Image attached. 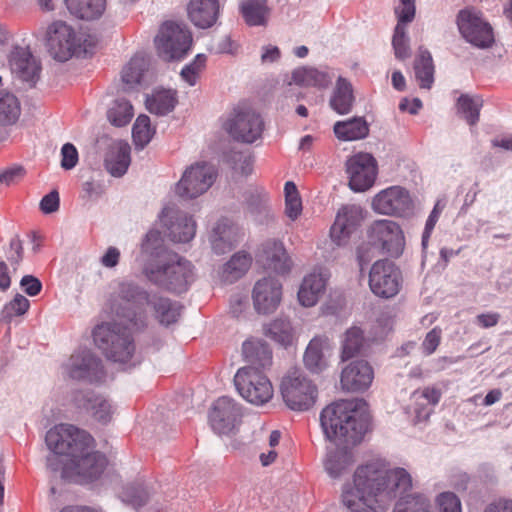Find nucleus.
Segmentation results:
<instances>
[{"label":"nucleus","mask_w":512,"mask_h":512,"mask_svg":"<svg viewBox=\"0 0 512 512\" xmlns=\"http://www.w3.org/2000/svg\"><path fill=\"white\" fill-rule=\"evenodd\" d=\"M353 483V488L342 494V502L350 512H384L398 496L393 512H432L424 495H405L412 488L410 474L404 468L390 469L385 461L359 466Z\"/></svg>","instance_id":"1"},{"label":"nucleus","mask_w":512,"mask_h":512,"mask_svg":"<svg viewBox=\"0 0 512 512\" xmlns=\"http://www.w3.org/2000/svg\"><path fill=\"white\" fill-rule=\"evenodd\" d=\"M55 455L65 457L62 477L78 482L98 479L107 466L104 454L94 450V439L86 431L71 424H58L45 437Z\"/></svg>","instance_id":"2"},{"label":"nucleus","mask_w":512,"mask_h":512,"mask_svg":"<svg viewBox=\"0 0 512 512\" xmlns=\"http://www.w3.org/2000/svg\"><path fill=\"white\" fill-rule=\"evenodd\" d=\"M112 315L124 321L133 331H141L148 326L150 312L162 325L175 323L180 316V307L170 299L150 294L132 282L123 281L109 300Z\"/></svg>","instance_id":"3"},{"label":"nucleus","mask_w":512,"mask_h":512,"mask_svg":"<svg viewBox=\"0 0 512 512\" xmlns=\"http://www.w3.org/2000/svg\"><path fill=\"white\" fill-rule=\"evenodd\" d=\"M320 424L325 438L336 446H355L366 430L367 419L358 404L341 400L326 406L320 414Z\"/></svg>","instance_id":"4"},{"label":"nucleus","mask_w":512,"mask_h":512,"mask_svg":"<svg viewBox=\"0 0 512 512\" xmlns=\"http://www.w3.org/2000/svg\"><path fill=\"white\" fill-rule=\"evenodd\" d=\"M46 42L50 54L59 61L91 54L97 45L95 36L77 33L72 26L60 20L48 26Z\"/></svg>","instance_id":"5"},{"label":"nucleus","mask_w":512,"mask_h":512,"mask_svg":"<svg viewBox=\"0 0 512 512\" xmlns=\"http://www.w3.org/2000/svg\"><path fill=\"white\" fill-rule=\"evenodd\" d=\"M93 340L105 356L114 362L126 363L135 351L130 333L118 323H102L96 326Z\"/></svg>","instance_id":"6"},{"label":"nucleus","mask_w":512,"mask_h":512,"mask_svg":"<svg viewBox=\"0 0 512 512\" xmlns=\"http://www.w3.org/2000/svg\"><path fill=\"white\" fill-rule=\"evenodd\" d=\"M280 392L286 406L294 411H307L318 396L317 386L301 369L289 370L282 378Z\"/></svg>","instance_id":"7"},{"label":"nucleus","mask_w":512,"mask_h":512,"mask_svg":"<svg viewBox=\"0 0 512 512\" xmlns=\"http://www.w3.org/2000/svg\"><path fill=\"white\" fill-rule=\"evenodd\" d=\"M234 384L241 397L256 406L268 403L274 395L269 378L253 366L240 368L234 376Z\"/></svg>","instance_id":"8"},{"label":"nucleus","mask_w":512,"mask_h":512,"mask_svg":"<svg viewBox=\"0 0 512 512\" xmlns=\"http://www.w3.org/2000/svg\"><path fill=\"white\" fill-rule=\"evenodd\" d=\"M223 129L234 140L251 144L261 138L264 121L253 109L237 107L224 121Z\"/></svg>","instance_id":"9"},{"label":"nucleus","mask_w":512,"mask_h":512,"mask_svg":"<svg viewBox=\"0 0 512 512\" xmlns=\"http://www.w3.org/2000/svg\"><path fill=\"white\" fill-rule=\"evenodd\" d=\"M154 42L159 57L171 61L181 59L187 54L192 44V36L185 27L174 22H165Z\"/></svg>","instance_id":"10"},{"label":"nucleus","mask_w":512,"mask_h":512,"mask_svg":"<svg viewBox=\"0 0 512 512\" xmlns=\"http://www.w3.org/2000/svg\"><path fill=\"white\" fill-rule=\"evenodd\" d=\"M144 273L151 282L175 293L186 291L189 283L193 280L192 265L184 259L173 261L156 269L147 266Z\"/></svg>","instance_id":"11"},{"label":"nucleus","mask_w":512,"mask_h":512,"mask_svg":"<svg viewBox=\"0 0 512 512\" xmlns=\"http://www.w3.org/2000/svg\"><path fill=\"white\" fill-rule=\"evenodd\" d=\"M402 286V273L399 267L388 259L374 262L369 271L371 292L384 299L396 296Z\"/></svg>","instance_id":"12"},{"label":"nucleus","mask_w":512,"mask_h":512,"mask_svg":"<svg viewBox=\"0 0 512 512\" xmlns=\"http://www.w3.org/2000/svg\"><path fill=\"white\" fill-rule=\"evenodd\" d=\"M366 235L370 241L380 247L382 254L399 257L404 251L405 236L400 225L395 221L375 220L367 228Z\"/></svg>","instance_id":"13"},{"label":"nucleus","mask_w":512,"mask_h":512,"mask_svg":"<svg viewBox=\"0 0 512 512\" xmlns=\"http://www.w3.org/2000/svg\"><path fill=\"white\" fill-rule=\"evenodd\" d=\"M216 178L214 167L201 162L185 170L175 187V193L183 199H194L205 193Z\"/></svg>","instance_id":"14"},{"label":"nucleus","mask_w":512,"mask_h":512,"mask_svg":"<svg viewBox=\"0 0 512 512\" xmlns=\"http://www.w3.org/2000/svg\"><path fill=\"white\" fill-rule=\"evenodd\" d=\"M348 185L354 192H364L370 189L377 177L376 159L369 153H357L346 161Z\"/></svg>","instance_id":"15"},{"label":"nucleus","mask_w":512,"mask_h":512,"mask_svg":"<svg viewBox=\"0 0 512 512\" xmlns=\"http://www.w3.org/2000/svg\"><path fill=\"white\" fill-rule=\"evenodd\" d=\"M242 407L234 399L223 396L218 398L209 412V423L217 434L228 435L241 423Z\"/></svg>","instance_id":"16"},{"label":"nucleus","mask_w":512,"mask_h":512,"mask_svg":"<svg viewBox=\"0 0 512 512\" xmlns=\"http://www.w3.org/2000/svg\"><path fill=\"white\" fill-rule=\"evenodd\" d=\"M457 25L462 36L479 48H488L494 43L493 29L477 13L461 10L457 17Z\"/></svg>","instance_id":"17"},{"label":"nucleus","mask_w":512,"mask_h":512,"mask_svg":"<svg viewBox=\"0 0 512 512\" xmlns=\"http://www.w3.org/2000/svg\"><path fill=\"white\" fill-rule=\"evenodd\" d=\"M413 207L409 192L400 186H391L377 193L372 208L378 214L403 216Z\"/></svg>","instance_id":"18"},{"label":"nucleus","mask_w":512,"mask_h":512,"mask_svg":"<svg viewBox=\"0 0 512 512\" xmlns=\"http://www.w3.org/2000/svg\"><path fill=\"white\" fill-rule=\"evenodd\" d=\"M252 299L258 313H273L282 299V284L276 278L264 277L255 283Z\"/></svg>","instance_id":"19"},{"label":"nucleus","mask_w":512,"mask_h":512,"mask_svg":"<svg viewBox=\"0 0 512 512\" xmlns=\"http://www.w3.org/2000/svg\"><path fill=\"white\" fill-rule=\"evenodd\" d=\"M374 379V370L365 360H355L346 365L340 375V385L346 392H363Z\"/></svg>","instance_id":"20"},{"label":"nucleus","mask_w":512,"mask_h":512,"mask_svg":"<svg viewBox=\"0 0 512 512\" xmlns=\"http://www.w3.org/2000/svg\"><path fill=\"white\" fill-rule=\"evenodd\" d=\"M363 219L362 209L356 205H346L339 209L335 221L330 229L332 241L338 245H344L351 234L360 225Z\"/></svg>","instance_id":"21"},{"label":"nucleus","mask_w":512,"mask_h":512,"mask_svg":"<svg viewBox=\"0 0 512 512\" xmlns=\"http://www.w3.org/2000/svg\"><path fill=\"white\" fill-rule=\"evenodd\" d=\"M160 220L167 226L168 236L174 242L186 243L195 236L196 223L192 217L172 207H165L162 210Z\"/></svg>","instance_id":"22"},{"label":"nucleus","mask_w":512,"mask_h":512,"mask_svg":"<svg viewBox=\"0 0 512 512\" xmlns=\"http://www.w3.org/2000/svg\"><path fill=\"white\" fill-rule=\"evenodd\" d=\"M9 63L11 72L31 87L39 80L41 65L28 49H14L10 55Z\"/></svg>","instance_id":"23"},{"label":"nucleus","mask_w":512,"mask_h":512,"mask_svg":"<svg viewBox=\"0 0 512 512\" xmlns=\"http://www.w3.org/2000/svg\"><path fill=\"white\" fill-rule=\"evenodd\" d=\"M68 373L73 379L89 381H98L104 374L101 361L88 350L77 352L71 356Z\"/></svg>","instance_id":"24"},{"label":"nucleus","mask_w":512,"mask_h":512,"mask_svg":"<svg viewBox=\"0 0 512 512\" xmlns=\"http://www.w3.org/2000/svg\"><path fill=\"white\" fill-rule=\"evenodd\" d=\"M259 261L266 269L277 274H286L290 271L291 261L286 253L283 243L280 241H267L262 246Z\"/></svg>","instance_id":"25"},{"label":"nucleus","mask_w":512,"mask_h":512,"mask_svg":"<svg viewBox=\"0 0 512 512\" xmlns=\"http://www.w3.org/2000/svg\"><path fill=\"white\" fill-rule=\"evenodd\" d=\"M240 230L230 220L223 218L219 220L210 235V242L216 254L229 252L239 241Z\"/></svg>","instance_id":"26"},{"label":"nucleus","mask_w":512,"mask_h":512,"mask_svg":"<svg viewBox=\"0 0 512 512\" xmlns=\"http://www.w3.org/2000/svg\"><path fill=\"white\" fill-rule=\"evenodd\" d=\"M188 17L191 22L202 29L213 26L219 15L218 0H190Z\"/></svg>","instance_id":"27"},{"label":"nucleus","mask_w":512,"mask_h":512,"mask_svg":"<svg viewBox=\"0 0 512 512\" xmlns=\"http://www.w3.org/2000/svg\"><path fill=\"white\" fill-rule=\"evenodd\" d=\"M75 402L79 407L86 409L97 421L106 424L113 414L112 406L102 395L95 394L92 391L79 392L75 395Z\"/></svg>","instance_id":"28"},{"label":"nucleus","mask_w":512,"mask_h":512,"mask_svg":"<svg viewBox=\"0 0 512 512\" xmlns=\"http://www.w3.org/2000/svg\"><path fill=\"white\" fill-rule=\"evenodd\" d=\"M326 277L320 272L306 275L298 291V300L305 307L314 306L326 287Z\"/></svg>","instance_id":"29"},{"label":"nucleus","mask_w":512,"mask_h":512,"mask_svg":"<svg viewBox=\"0 0 512 512\" xmlns=\"http://www.w3.org/2000/svg\"><path fill=\"white\" fill-rule=\"evenodd\" d=\"M242 352L248 366L265 370L272 365V351L267 343L259 339H249L242 345Z\"/></svg>","instance_id":"30"},{"label":"nucleus","mask_w":512,"mask_h":512,"mask_svg":"<svg viewBox=\"0 0 512 512\" xmlns=\"http://www.w3.org/2000/svg\"><path fill=\"white\" fill-rule=\"evenodd\" d=\"M104 165L112 176L124 175L130 165V146L124 142L113 143L106 153Z\"/></svg>","instance_id":"31"},{"label":"nucleus","mask_w":512,"mask_h":512,"mask_svg":"<svg viewBox=\"0 0 512 512\" xmlns=\"http://www.w3.org/2000/svg\"><path fill=\"white\" fill-rule=\"evenodd\" d=\"M64 4L72 16L86 21L99 19L106 9V0H64Z\"/></svg>","instance_id":"32"},{"label":"nucleus","mask_w":512,"mask_h":512,"mask_svg":"<svg viewBox=\"0 0 512 512\" xmlns=\"http://www.w3.org/2000/svg\"><path fill=\"white\" fill-rule=\"evenodd\" d=\"M328 345V338L324 336H315L312 338L305 350L303 362L305 367L312 373H320L327 367V361L323 350Z\"/></svg>","instance_id":"33"},{"label":"nucleus","mask_w":512,"mask_h":512,"mask_svg":"<svg viewBox=\"0 0 512 512\" xmlns=\"http://www.w3.org/2000/svg\"><path fill=\"white\" fill-rule=\"evenodd\" d=\"M413 68L419 87L421 89H431L434 83L435 66L428 50L419 49Z\"/></svg>","instance_id":"34"},{"label":"nucleus","mask_w":512,"mask_h":512,"mask_svg":"<svg viewBox=\"0 0 512 512\" xmlns=\"http://www.w3.org/2000/svg\"><path fill=\"white\" fill-rule=\"evenodd\" d=\"M240 11L249 26L265 25L270 13L267 0H242Z\"/></svg>","instance_id":"35"},{"label":"nucleus","mask_w":512,"mask_h":512,"mask_svg":"<svg viewBox=\"0 0 512 512\" xmlns=\"http://www.w3.org/2000/svg\"><path fill=\"white\" fill-rule=\"evenodd\" d=\"M292 81L304 87L327 88L331 84V77L316 68L301 67L292 72Z\"/></svg>","instance_id":"36"},{"label":"nucleus","mask_w":512,"mask_h":512,"mask_svg":"<svg viewBox=\"0 0 512 512\" xmlns=\"http://www.w3.org/2000/svg\"><path fill=\"white\" fill-rule=\"evenodd\" d=\"M334 133L340 140L354 141L365 138L369 133V127L363 118H353L336 122Z\"/></svg>","instance_id":"37"},{"label":"nucleus","mask_w":512,"mask_h":512,"mask_svg":"<svg viewBox=\"0 0 512 512\" xmlns=\"http://www.w3.org/2000/svg\"><path fill=\"white\" fill-rule=\"evenodd\" d=\"M251 263L252 257L248 253H235L223 266L221 275L223 281L232 283L238 280L249 270Z\"/></svg>","instance_id":"38"},{"label":"nucleus","mask_w":512,"mask_h":512,"mask_svg":"<svg viewBox=\"0 0 512 512\" xmlns=\"http://www.w3.org/2000/svg\"><path fill=\"white\" fill-rule=\"evenodd\" d=\"M354 97L351 84L344 78L337 80L336 89L330 100V106L338 114H347L351 111Z\"/></svg>","instance_id":"39"},{"label":"nucleus","mask_w":512,"mask_h":512,"mask_svg":"<svg viewBox=\"0 0 512 512\" xmlns=\"http://www.w3.org/2000/svg\"><path fill=\"white\" fill-rule=\"evenodd\" d=\"M177 103L176 93L172 90H158L146 99L147 109L156 115L170 113Z\"/></svg>","instance_id":"40"},{"label":"nucleus","mask_w":512,"mask_h":512,"mask_svg":"<svg viewBox=\"0 0 512 512\" xmlns=\"http://www.w3.org/2000/svg\"><path fill=\"white\" fill-rule=\"evenodd\" d=\"M265 335L284 347L291 346L295 333L289 320L278 318L265 327Z\"/></svg>","instance_id":"41"},{"label":"nucleus","mask_w":512,"mask_h":512,"mask_svg":"<svg viewBox=\"0 0 512 512\" xmlns=\"http://www.w3.org/2000/svg\"><path fill=\"white\" fill-rule=\"evenodd\" d=\"M334 452H329L325 460V469L333 477H339L352 463L353 457L349 447L337 446Z\"/></svg>","instance_id":"42"},{"label":"nucleus","mask_w":512,"mask_h":512,"mask_svg":"<svg viewBox=\"0 0 512 512\" xmlns=\"http://www.w3.org/2000/svg\"><path fill=\"white\" fill-rule=\"evenodd\" d=\"M21 114L18 98L9 92H0V126H9L17 122Z\"/></svg>","instance_id":"43"},{"label":"nucleus","mask_w":512,"mask_h":512,"mask_svg":"<svg viewBox=\"0 0 512 512\" xmlns=\"http://www.w3.org/2000/svg\"><path fill=\"white\" fill-rule=\"evenodd\" d=\"M364 342V334L363 331L358 327H351L348 329L342 341L341 348V361H347L356 355H358L361 351Z\"/></svg>","instance_id":"44"},{"label":"nucleus","mask_w":512,"mask_h":512,"mask_svg":"<svg viewBox=\"0 0 512 512\" xmlns=\"http://www.w3.org/2000/svg\"><path fill=\"white\" fill-rule=\"evenodd\" d=\"M147 61L142 56H134L126 64L122 70V82L125 86L124 90L132 88L140 83L144 71L147 69Z\"/></svg>","instance_id":"45"},{"label":"nucleus","mask_w":512,"mask_h":512,"mask_svg":"<svg viewBox=\"0 0 512 512\" xmlns=\"http://www.w3.org/2000/svg\"><path fill=\"white\" fill-rule=\"evenodd\" d=\"M482 105L480 97L461 95L457 101V110L469 125H475L479 120Z\"/></svg>","instance_id":"46"},{"label":"nucleus","mask_w":512,"mask_h":512,"mask_svg":"<svg viewBox=\"0 0 512 512\" xmlns=\"http://www.w3.org/2000/svg\"><path fill=\"white\" fill-rule=\"evenodd\" d=\"M134 115L133 106L125 99H117L108 111L109 121L117 127L127 125Z\"/></svg>","instance_id":"47"},{"label":"nucleus","mask_w":512,"mask_h":512,"mask_svg":"<svg viewBox=\"0 0 512 512\" xmlns=\"http://www.w3.org/2000/svg\"><path fill=\"white\" fill-rule=\"evenodd\" d=\"M284 193L285 214L291 221H295L302 212V201L298 189L293 182L288 181L285 183Z\"/></svg>","instance_id":"48"},{"label":"nucleus","mask_w":512,"mask_h":512,"mask_svg":"<svg viewBox=\"0 0 512 512\" xmlns=\"http://www.w3.org/2000/svg\"><path fill=\"white\" fill-rule=\"evenodd\" d=\"M154 129L150 125V118L147 115H139L133 125L132 137L137 147L146 146L154 134Z\"/></svg>","instance_id":"49"},{"label":"nucleus","mask_w":512,"mask_h":512,"mask_svg":"<svg viewBox=\"0 0 512 512\" xmlns=\"http://www.w3.org/2000/svg\"><path fill=\"white\" fill-rule=\"evenodd\" d=\"M441 398L440 390L434 387H426L423 390L415 391L412 394V399L416 404L415 412L420 417L426 406L436 405Z\"/></svg>","instance_id":"50"},{"label":"nucleus","mask_w":512,"mask_h":512,"mask_svg":"<svg viewBox=\"0 0 512 512\" xmlns=\"http://www.w3.org/2000/svg\"><path fill=\"white\" fill-rule=\"evenodd\" d=\"M30 307L29 300L21 294H17L10 302L6 303L1 311L3 321L9 323L14 317L24 315Z\"/></svg>","instance_id":"51"},{"label":"nucleus","mask_w":512,"mask_h":512,"mask_svg":"<svg viewBox=\"0 0 512 512\" xmlns=\"http://www.w3.org/2000/svg\"><path fill=\"white\" fill-rule=\"evenodd\" d=\"M392 46L397 59L404 60L410 57L409 38L405 26L396 24L392 38Z\"/></svg>","instance_id":"52"},{"label":"nucleus","mask_w":512,"mask_h":512,"mask_svg":"<svg viewBox=\"0 0 512 512\" xmlns=\"http://www.w3.org/2000/svg\"><path fill=\"white\" fill-rule=\"evenodd\" d=\"M207 58L204 54H198L193 62L186 65L181 71L182 79L190 86H194L206 66Z\"/></svg>","instance_id":"53"},{"label":"nucleus","mask_w":512,"mask_h":512,"mask_svg":"<svg viewBox=\"0 0 512 512\" xmlns=\"http://www.w3.org/2000/svg\"><path fill=\"white\" fill-rule=\"evenodd\" d=\"M124 502L138 508L144 505L148 499L147 491L141 486H127L122 492Z\"/></svg>","instance_id":"54"},{"label":"nucleus","mask_w":512,"mask_h":512,"mask_svg":"<svg viewBox=\"0 0 512 512\" xmlns=\"http://www.w3.org/2000/svg\"><path fill=\"white\" fill-rule=\"evenodd\" d=\"M394 11L397 17V24L405 26L415 18V0H399V5L395 7Z\"/></svg>","instance_id":"55"},{"label":"nucleus","mask_w":512,"mask_h":512,"mask_svg":"<svg viewBox=\"0 0 512 512\" xmlns=\"http://www.w3.org/2000/svg\"><path fill=\"white\" fill-rule=\"evenodd\" d=\"M437 512H461L460 499L452 492H443L437 499Z\"/></svg>","instance_id":"56"},{"label":"nucleus","mask_w":512,"mask_h":512,"mask_svg":"<svg viewBox=\"0 0 512 512\" xmlns=\"http://www.w3.org/2000/svg\"><path fill=\"white\" fill-rule=\"evenodd\" d=\"M381 253V249L378 245L368 239L367 242L362 243L357 248V260L361 270L367 265L372 259L376 258Z\"/></svg>","instance_id":"57"},{"label":"nucleus","mask_w":512,"mask_h":512,"mask_svg":"<svg viewBox=\"0 0 512 512\" xmlns=\"http://www.w3.org/2000/svg\"><path fill=\"white\" fill-rule=\"evenodd\" d=\"M26 171L21 166L11 167L0 171V183L6 186L18 184L25 176Z\"/></svg>","instance_id":"58"},{"label":"nucleus","mask_w":512,"mask_h":512,"mask_svg":"<svg viewBox=\"0 0 512 512\" xmlns=\"http://www.w3.org/2000/svg\"><path fill=\"white\" fill-rule=\"evenodd\" d=\"M442 330L439 327H434L430 330L422 342V350L425 355H431L438 348L441 341Z\"/></svg>","instance_id":"59"},{"label":"nucleus","mask_w":512,"mask_h":512,"mask_svg":"<svg viewBox=\"0 0 512 512\" xmlns=\"http://www.w3.org/2000/svg\"><path fill=\"white\" fill-rule=\"evenodd\" d=\"M61 167L70 170L78 163V151L71 143H66L61 148Z\"/></svg>","instance_id":"60"},{"label":"nucleus","mask_w":512,"mask_h":512,"mask_svg":"<svg viewBox=\"0 0 512 512\" xmlns=\"http://www.w3.org/2000/svg\"><path fill=\"white\" fill-rule=\"evenodd\" d=\"M20 285L29 296H36L41 292L42 283L32 275H25L20 281Z\"/></svg>","instance_id":"61"},{"label":"nucleus","mask_w":512,"mask_h":512,"mask_svg":"<svg viewBox=\"0 0 512 512\" xmlns=\"http://www.w3.org/2000/svg\"><path fill=\"white\" fill-rule=\"evenodd\" d=\"M59 203V193L53 190L42 198L40 208L46 214L53 213L59 209Z\"/></svg>","instance_id":"62"},{"label":"nucleus","mask_w":512,"mask_h":512,"mask_svg":"<svg viewBox=\"0 0 512 512\" xmlns=\"http://www.w3.org/2000/svg\"><path fill=\"white\" fill-rule=\"evenodd\" d=\"M440 216V210L438 209V205L434 207V209L431 211L426 224L425 229L422 235V244L425 246L428 239L430 238V235L439 219Z\"/></svg>","instance_id":"63"},{"label":"nucleus","mask_w":512,"mask_h":512,"mask_svg":"<svg viewBox=\"0 0 512 512\" xmlns=\"http://www.w3.org/2000/svg\"><path fill=\"white\" fill-rule=\"evenodd\" d=\"M485 512H512V500L499 499L491 503Z\"/></svg>","instance_id":"64"}]
</instances>
